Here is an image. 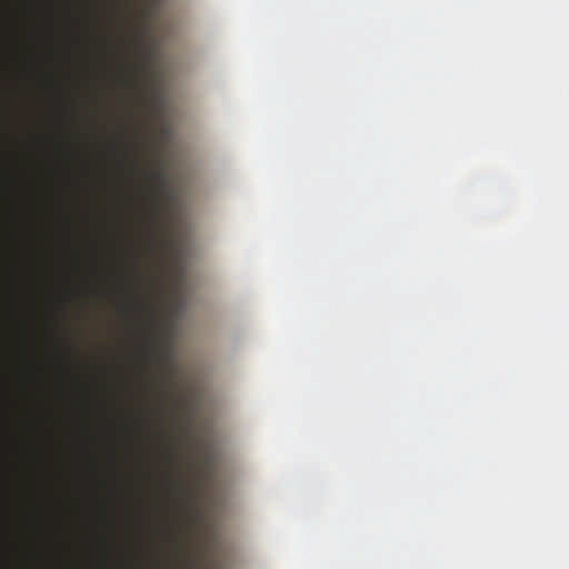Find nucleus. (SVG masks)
Masks as SVG:
<instances>
[{
    "label": "nucleus",
    "mask_w": 569,
    "mask_h": 569,
    "mask_svg": "<svg viewBox=\"0 0 569 569\" xmlns=\"http://www.w3.org/2000/svg\"><path fill=\"white\" fill-rule=\"evenodd\" d=\"M134 307L139 311H144V328L147 335L143 341V356L149 362H154L163 368H172V352L169 347L159 348L157 339V325L154 320V309L151 303L137 300Z\"/></svg>",
    "instance_id": "obj_1"
},
{
    "label": "nucleus",
    "mask_w": 569,
    "mask_h": 569,
    "mask_svg": "<svg viewBox=\"0 0 569 569\" xmlns=\"http://www.w3.org/2000/svg\"><path fill=\"white\" fill-rule=\"evenodd\" d=\"M144 181L147 200L154 216H158L163 209V194L167 191L166 171L158 160L147 163Z\"/></svg>",
    "instance_id": "obj_2"
},
{
    "label": "nucleus",
    "mask_w": 569,
    "mask_h": 569,
    "mask_svg": "<svg viewBox=\"0 0 569 569\" xmlns=\"http://www.w3.org/2000/svg\"><path fill=\"white\" fill-rule=\"evenodd\" d=\"M147 69V64L144 61H134L130 63L129 71L124 78L126 84L130 89H138L139 87V77L144 73Z\"/></svg>",
    "instance_id": "obj_3"
},
{
    "label": "nucleus",
    "mask_w": 569,
    "mask_h": 569,
    "mask_svg": "<svg viewBox=\"0 0 569 569\" xmlns=\"http://www.w3.org/2000/svg\"><path fill=\"white\" fill-rule=\"evenodd\" d=\"M170 485H171L172 489H173L176 492H179V491H180L181 486H180V482H179V481L171 480V481H170Z\"/></svg>",
    "instance_id": "obj_4"
},
{
    "label": "nucleus",
    "mask_w": 569,
    "mask_h": 569,
    "mask_svg": "<svg viewBox=\"0 0 569 569\" xmlns=\"http://www.w3.org/2000/svg\"><path fill=\"white\" fill-rule=\"evenodd\" d=\"M154 247H156V239H154V237H152V239H151V240H150V242L148 243L147 249H148V251H150V252H151V251H153V250H154Z\"/></svg>",
    "instance_id": "obj_5"
},
{
    "label": "nucleus",
    "mask_w": 569,
    "mask_h": 569,
    "mask_svg": "<svg viewBox=\"0 0 569 569\" xmlns=\"http://www.w3.org/2000/svg\"><path fill=\"white\" fill-rule=\"evenodd\" d=\"M148 288L153 291L154 289V278H149L147 281Z\"/></svg>",
    "instance_id": "obj_6"
},
{
    "label": "nucleus",
    "mask_w": 569,
    "mask_h": 569,
    "mask_svg": "<svg viewBox=\"0 0 569 569\" xmlns=\"http://www.w3.org/2000/svg\"><path fill=\"white\" fill-rule=\"evenodd\" d=\"M136 49L138 52H142V46H141L140 38L136 39Z\"/></svg>",
    "instance_id": "obj_7"
},
{
    "label": "nucleus",
    "mask_w": 569,
    "mask_h": 569,
    "mask_svg": "<svg viewBox=\"0 0 569 569\" xmlns=\"http://www.w3.org/2000/svg\"><path fill=\"white\" fill-rule=\"evenodd\" d=\"M168 397L167 392L164 390L161 391V398L166 399Z\"/></svg>",
    "instance_id": "obj_8"
},
{
    "label": "nucleus",
    "mask_w": 569,
    "mask_h": 569,
    "mask_svg": "<svg viewBox=\"0 0 569 569\" xmlns=\"http://www.w3.org/2000/svg\"><path fill=\"white\" fill-rule=\"evenodd\" d=\"M134 173H138V167L137 163L133 164Z\"/></svg>",
    "instance_id": "obj_9"
},
{
    "label": "nucleus",
    "mask_w": 569,
    "mask_h": 569,
    "mask_svg": "<svg viewBox=\"0 0 569 569\" xmlns=\"http://www.w3.org/2000/svg\"><path fill=\"white\" fill-rule=\"evenodd\" d=\"M168 380V377L166 375H163V381H167Z\"/></svg>",
    "instance_id": "obj_10"
},
{
    "label": "nucleus",
    "mask_w": 569,
    "mask_h": 569,
    "mask_svg": "<svg viewBox=\"0 0 569 569\" xmlns=\"http://www.w3.org/2000/svg\"><path fill=\"white\" fill-rule=\"evenodd\" d=\"M118 3H122L124 0H116Z\"/></svg>",
    "instance_id": "obj_11"
}]
</instances>
